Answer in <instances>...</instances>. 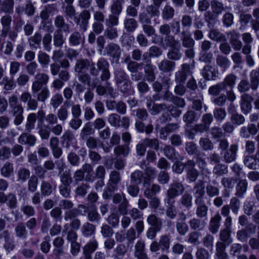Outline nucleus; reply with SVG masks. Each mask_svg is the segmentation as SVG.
<instances>
[{
    "label": "nucleus",
    "mask_w": 259,
    "mask_h": 259,
    "mask_svg": "<svg viewBox=\"0 0 259 259\" xmlns=\"http://www.w3.org/2000/svg\"><path fill=\"white\" fill-rule=\"evenodd\" d=\"M185 187L181 182L173 181L166 191V197L164 200L176 201V197L183 193Z\"/></svg>",
    "instance_id": "obj_1"
},
{
    "label": "nucleus",
    "mask_w": 259,
    "mask_h": 259,
    "mask_svg": "<svg viewBox=\"0 0 259 259\" xmlns=\"http://www.w3.org/2000/svg\"><path fill=\"white\" fill-rule=\"evenodd\" d=\"M45 117V113L42 109L39 110L36 113H31L28 115L25 124V131L30 132L34 127L35 123L38 119V123L42 121Z\"/></svg>",
    "instance_id": "obj_2"
},
{
    "label": "nucleus",
    "mask_w": 259,
    "mask_h": 259,
    "mask_svg": "<svg viewBox=\"0 0 259 259\" xmlns=\"http://www.w3.org/2000/svg\"><path fill=\"white\" fill-rule=\"evenodd\" d=\"M34 79L32 83L31 91L36 92L48 83L49 76L44 73H38L35 75Z\"/></svg>",
    "instance_id": "obj_3"
},
{
    "label": "nucleus",
    "mask_w": 259,
    "mask_h": 259,
    "mask_svg": "<svg viewBox=\"0 0 259 259\" xmlns=\"http://www.w3.org/2000/svg\"><path fill=\"white\" fill-rule=\"evenodd\" d=\"M0 239H3V247L7 252L14 250L16 247L15 242L8 230H4L0 234Z\"/></svg>",
    "instance_id": "obj_4"
},
{
    "label": "nucleus",
    "mask_w": 259,
    "mask_h": 259,
    "mask_svg": "<svg viewBox=\"0 0 259 259\" xmlns=\"http://www.w3.org/2000/svg\"><path fill=\"white\" fill-rule=\"evenodd\" d=\"M240 99L241 110L244 114H247L252 109L251 102L253 100V98L248 93H243L241 96Z\"/></svg>",
    "instance_id": "obj_5"
},
{
    "label": "nucleus",
    "mask_w": 259,
    "mask_h": 259,
    "mask_svg": "<svg viewBox=\"0 0 259 259\" xmlns=\"http://www.w3.org/2000/svg\"><path fill=\"white\" fill-rule=\"evenodd\" d=\"M191 73L190 65L187 63L183 64L181 70L175 73V81L178 83H184L187 79L188 74Z\"/></svg>",
    "instance_id": "obj_6"
},
{
    "label": "nucleus",
    "mask_w": 259,
    "mask_h": 259,
    "mask_svg": "<svg viewBox=\"0 0 259 259\" xmlns=\"http://www.w3.org/2000/svg\"><path fill=\"white\" fill-rule=\"evenodd\" d=\"M238 150V147L237 144L231 145L228 150L222 153L223 161L227 163L235 161Z\"/></svg>",
    "instance_id": "obj_7"
},
{
    "label": "nucleus",
    "mask_w": 259,
    "mask_h": 259,
    "mask_svg": "<svg viewBox=\"0 0 259 259\" xmlns=\"http://www.w3.org/2000/svg\"><path fill=\"white\" fill-rule=\"evenodd\" d=\"M185 166L187 178L190 182L195 181L199 175L197 170L195 168V162L193 160H188L185 163Z\"/></svg>",
    "instance_id": "obj_8"
},
{
    "label": "nucleus",
    "mask_w": 259,
    "mask_h": 259,
    "mask_svg": "<svg viewBox=\"0 0 259 259\" xmlns=\"http://www.w3.org/2000/svg\"><path fill=\"white\" fill-rule=\"evenodd\" d=\"M192 192L195 198V202L204 201L205 186L202 181H199L194 185Z\"/></svg>",
    "instance_id": "obj_9"
},
{
    "label": "nucleus",
    "mask_w": 259,
    "mask_h": 259,
    "mask_svg": "<svg viewBox=\"0 0 259 259\" xmlns=\"http://www.w3.org/2000/svg\"><path fill=\"white\" fill-rule=\"evenodd\" d=\"M10 106L12 109L13 115H22L24 109L22 106L19 103L17 97L16 95H12L9 98Z\"/></svg>",
    "instance_id": "obj_10"
},
{
    "label": "nucleus",
    "mask_w": 259,
    "mask_h": 259,
    "mask_svg": "<svg viewBox=\"0 0 259 259\" xmlns=\"http://www.w3.org/2000/svg\"><path fill=\"white\" fill-rule=\"evenodd\" d=\"M55 26L58 29L56 31L69 33L70 32V25L66 22L64 17L62 15H57L54 19Z\"/></svg>",
    "instance_id": "obj_11"
},
{
    "label": "nucleus",
    "mask_w": 259,
    "mask_h": 259,
    "mask_svg": "<svg viewBox=\"0 0 259 259\" xmlns=\"http://www.w3.org/2000/svg\"><path fill=\"white\" fill-rule=\"evenodd\" d=\"M180 39L184 48L194 47L195 41L189 30L184 29L180 34Z\"/></svg>",
    "instance_id": "obj_12"
},
{
    "label": "nucleus",
    "mask_w": 259,
    "mask_h": 259,
    "mask_svg": "<svg viewBox=\"0 0 259 259\" xmlns=\"http://www.w3.org/2000/svg\"><path fill=\"white\" fill-rule=\"evenodd\" d=\"M0 203H6L10 208L16 207L17 200L15 195L13 193H9L5 195L3 192L0 193Z\"/></svg>",
    "instance_id": "obj_13"
},
{
    "label": "nucleus",
    "mask_w": 259,
    "mask_h": 259,
    "mask_svg": "<svg viewBox=\"0 0 259 259\" xmlns=\"http://www.w3.org/2000/svg\"><path fill=\"white\" fill-rule=\"evenodd\" d=\"M90 18V13L89 11H83L78 16L74 17V22L79 25L83 30H87V25L88 23V20Z\"/></svg>",
    "instance_id": "obj_14"
},
{
    "label": "nucleus",
    "mask_w": 259,
    "mask_h": 259,
    "mask_svg": "<svg viewBox=\"0 0 259 259\" xmlns=\"http://www.w3.org/2000/svg\"><path fill=\"white\" fill-rule=\"evenodd\" d=\"M222 218L218 212L210 219L208 225V230L212 234H215L219 231L221 226Z\"/></svg>",
    "instance_id": "obj_15"
},
{
    "label": "nucleus",
    "mask_w": 259,
    "mask_h": 259,
    "mask_svg": "<svg viewBox=\"0 0 259 259\" xmlns=\"http://www.w3.org/2000/svg\"><path fill=\"white\" fill-rule=\"evenodd\" d=\"M109 64L104 59L98 61V72H101V78L102 80H106L110 77V72L108 70Z\"/></svg>",
    "instance_id": "obj_16"
},
{
    "label": "nucleus",
    "mask_w": 259,
    "mask_h": 259,
    "mask_svg": "<svg viewBox=\"0 0 259 259\" xmlns=\"http://www.w3.org/2000/svg\"><path fill=\"white\" fill-rule=\"evenodd\" d=\"M230 43L233 49L236 51L240 50L242 47L241 41L239 40L240 34L235 31H231L229 34Z\"/></svg>",
    "instance_id": "obj_17"
},
{
    "label": "nucleus",
    "mask_w": 259,
    "mask_h": 259,
    "mask_svg": "<svg viewBox=\"0 0 259 259\" xmlns=\"http://www.w3.org/2000/svg\"><path fill=\"white\" fill-rule=\"evenodd\" d=\"M218 72L210 65H205L202 70V75L203 77L208 80H215Z\"/></svg>",
    "instance_id": "obj_18"
},
{
    "label": "nucleus",
    "mask_w": 259,
    "mask_h": 259,
    "mask_svg": "<svg viewBox=\"0 0 259 259\" xmlns=\"http://www.w3.org/2000/svg\"><path fill=\"white\" fill-rule=\"evenodd\" d=\"M36 138L33 135L28 133H23L18 138V143L22 145H28L33 146L36 143Z\"/></svg>",
    "instance_id": "obj_19"
},
{
    "label": "nucleus",
    "mask_w": 259,
    "mask_h": 259,
    "mask_svg": "<svg viewBox=\"0 0 259 259\" xmlns=\"http://www.w3.org/2000/svg\"><path fill=\"white\" fill-rule=\"evenodd\" d=\"M14 0H0V13L10 14L13 12Z\"/></svg>",
    "instance_id": "obj_20"
},
{
    "label": "nucleus",
    "mask_w": 259,
    "mask_h": 259,
    "mask_svg": "<svg viewBox=\"0 0 259 259\" xmlns=\"http://www.w3.org/2000/svg\"><path fill=\"white\" fill-rule=\"evenodd\" d=\"M14 231L16 237L19 239H26L28 235V231L23 222L18 223L15 227Z\"/></svg>",
    "instance_id": "obj_21"
},
{
    "label": "nucleus",
    "mask_w": 259,
    "mask_h": 259,
    "mask_svg": "<svg viewBox=\"0 0 259 259\" xmlns=\"http://www.w3.org/2000/svg\"><path fill=\"white\" fill-rule=\"evenodd\" d=\"M200 218H193L191 219L188 223L189 224L190 228L196 231H201L204 229L206 226V222L205 220H201Z\"/></svg>",
    "instance_id": "obj_22"
},
{
    "label": "nucleus",
    "mask_w": 259,
    "mask_h": 259,
    "mask_svg": "<svg viewBox=\"0 0 259 259\" xmlns=\"http://www.w3.org/2000/svg\"><path fill=\"white\" fill-rule=\"evenodd\" d=\"M2 29L1 30V36L5 38L8 36L9 39L12 41H15L18 37L17 32L14 31V30H12L11 26L2 27Z\"/></svg>",
    "instance_id": "obj_23"
},
{
    "label": "nucleus",
    "mask_w": 259,
    "mask_h": 259,
    "mask_svg": "<svg viewBox=\"0 0 259 259\" xmlns=\"http://www.w3.org/2000/svg\"><path fill=\"white\" fill-rule=\"evenodd\" d=\"M69 42L71 46H78L84 42V36L78 31L72 33L69 37Z\"/></svg>",
    "instance_id": "obj_24"
},
{
    "label": "nucleus",
    "mask_w": 259,
    "mask_h": 259,
    "mask_svg": "<svg viewBox=\"0 0 259 259\" xmlns=\"http://www.w3.org/2000/svg\"><path fill=\"white\" fill-rule=\"evenodd\" d=\"M32 93L34 96L39 102L45 103L46 100L49 97L50 92L48 87H45L42 88L41 90L35 92L32 91Z\"/></svg>",
    "instance_id": "obj_25"
},
{
    "label": "nucleus",
    "mask_w": 259,
    "mask_h": 259,
    "mask_svg": "<svg viewBox=\"0 0 259 259\" xmlns=\"http://www.w3.org/2000/svg\"><path fill=\"white\" fill-rule=\"evenodd\" d=\"M147 222L151 227L157 228L158 231H160L162 228V220L154 214H151L147 217Z\"/></svg>",
    "instance_id": "obj_26"
},
{
    "label": "nucleus",
    "mask_w": 259,
    "mask_h": 259,
    "mask_svg": "<svg viewBox=\"0 0 259 259\" xmlns=\"http://www.w3.org/2000/svg\"><path fill=\"white\" fill-rule=\"evenodd\" d=\"M175 66V62L167 59L163 60L158 64L159 69L163 72L172 71L174 70Z\"/></svg>",
    "instance_id": "obj_27"
},
{
    "label": "nucleus",
    "mask_w": 259,
    "mask_h": 259,
    "mask_svg": "<svg viewBox=\"0 0 259 259\" xmlns=\"http://www.w3.org/2000/svg\"><path fill=\"white\" fill-rule=\"evenodd\" d=\"M195 203L197 205L196 215L197 218H206L208 213V207L204 203V201H198V203L195 202Z\"/></svg>",
    "instance_id": "obj_28"
},
{
    "label": "nucleus",
    "mask_w": 259,
    "mask_h": 259,
    "mask_svg": "<svg viewBox=\"0 0 259 259\" xmlns=\"http://www.w3.org/2000/svg\"><path fill=\"white\" fill-rule=\"evenodd\" d=\"M146 80L148 82H153L155 79V67L151 63L146 64L144 67Z\"/></svg>",
    "instance_id": "obj_29"
},
{
    "label": "nucleus",
    "mask_w": 259,
    "mask_h": 259,
    "mask_svg": "<svg viewBox=\"0 0 259 259\" xmlns=\"http://www.w3.org/2000/svg\"><path fill=\"white\" fill-rule=\"evenodd\" d=\"M244 165L251 169H256L259 168V158L255 156H245L243 161Z\"/></svg>",
    "instance_id": "obj_30"
},
{
    "label": "nucleus",
    "mask_w": 259,
    "mask_h": 259,
    "mask_svg": "<svg viewBox=\"0 0 259 259\" xmlns=\"http://www.w3.org/2000/svg\"><path fill=\"white\" fill-rule=\"evenodd\" d=\"M237 76L234 74L231 73L227 75L224 78L223 81L221 82L224 89H232L235 86L237 80Z\"/></svg>",
    "instance_id": "obj_31"
},
{
    "label": "nucleus",
    "mask_w": 259,
    "mask_h": 259,
    "mask_svg": "<svg viewBox=\"0 0 259 259\" xmlns=\"http://www.w3.org/2000/svg\"><path fill=\"white\" fill-rule=\"evenodd\" d=\"M164 202L166 204V215L170 219H174L177 216V209L175 206L176 201L164 200Z\"/></svg>",
    "instance_id": "obj_32"
},
{
    "label": "nucleus",
    "mask_w": 259,
    "mask_h": 259,
    "mask_svg": "<svg viewBox=\"0 0 259 259\" xmlns=\"http://www.w3.org/2000/svg\"><path fill=\"white\" fill-rule=\"evenodd\" d=\"M225 248L226 246L223 242L219 241L216 243L215 259H229Z\"/></svg>",
    "instance_id": "obj_33"
},
{
    "label": "nucleus",
    "mask_w": 259,
    "mask_h": 259,
    "mask_svg": "<svg viewBox=\"0 0 259 259\" xmlns=\"http://www.w3.org/2000/svg\"><path fill=\"white\" fill-rule=\"evenodd\" d=\"M40 190L43 196H49L53 193L54 188L50 183L43 180L41 182Z\"/></svg>",
    "instance_id": "obj_34"
},
{
    "label": "nucleus",
    "mask_w": 259,
    "mask_h": 259,
    "mask_svg": "<svg viewBox=\"0 0 259 259\" xmlns=\"http://www.w3.org/2000/svg\"><path fill=\"white\" fill-rule=\"evenodd\" d=\"M37 128L38 133L42 140H48L50 136L51 131L47 125L44 124L43 121L40 123H37Z\"/></svg>",
    "instance_id": "obj_35"
},
{
    "label": "nucleus",
    "mask_w": 259,
    "mask_h": 259,
    "mask_svg": "<svg viewBox=\"0 0 259 259\" xmlns=\"http://www.w3.org/2000/svg\"><path fill=\"white\" fill-rule=\"evenodd\" d=\"M91 61L88 59H78L76 61L74 70L77 73H82L85 69H88L89 66H90Z\"/></svg>",
    "instance_id": "obj_36"
},
{
    "label": "nucleus",
    "mask_w": 259,
    "mask_h": 259,
    "mask_svg": "<svg viewBox=\"0 0 259 259\" xmlns=\"http://www.w3.org/2000/svg\"><path fill=\"white\" fill-rule=\"evenodd\" d=\"M250 84L253 91H256L259 85V72L256 70H252L249 74Z\"/></svg>",
    "instance_id": "obj_37"
},
{
    "label": "nucleus",
    "mask_w": 259,
    "mask_h": 259,
    "mask_svg": "<svg viewBox=\"0 0 259 259\" xmlns=\"http://www.w3.org/2000/svg\"><path fill=\"white\" fill-rule=\"evenodd\" d=\"M231 233L232 230L224 229H222L219 234V238L221 241L220 242H223L224 244L225 243L227 245L231 244L233 241L231 237Z\"/></svg>",
    "instance_id": "obj_38"
},
{
    "label": "nucleus",
    "mask_w": 259,
    "mask_h": 259,
    "mask_svg": "<svg viewBox=\"0 0 259 259\" xmlns=\"http://www.w3.org/2000/svg\"><path fill=\"white\" fill-rule=\"evenodd\" d=\"M200 115L194 111L190 110L186 112L183 116V120L186 123L190 124L196 121L199 118Z\"/></svg>",
    "instance_id": "obj_39"
},
{
    "label": "nucleus",
    "mask_w": 259,
    "mask_h": 259,
    "mask_svg": "<svg viewBox=\"0 0 259 259\" xmlns=\"http://www.w3.org/2000/svg\"><path fill=\"white\" fill-rule=\"evenodd\" d=\"M124 0H113L110 7L111 13L116 15H119L122 10V5Z\"/></svg>",
    "instance_id": "obj_40"
},
{
    "label": "nucleus",
    "mask_w": 259,
    "mask_h": 259,
    "mask_svg": "<svg viewBox=\"0 0 259 259\" xmlns=\"http://www.w3.org/2000/svg\"><path fill=\"white\" fill-rule=\"evenodd\" d=\"M106 53H104L103 55L107 54L113 57H118L120 54V49L119 47L113 43L109 44L106 48Z\"/></svg>",
    "instance_id": "obj_41"
},
{
    "label": "nucleus",
    "mask_w": 259,
    "mask_h": 259,
    "mask_svg": "<svg viewBox=\"0 0 259 259\" xmlns=\"http://www.w3.org/2000/svg\"><path fill=\"white\" fill-rule=\"evenodd\" d=\"M97 247L95 241L90 242L83 247V254L85 256V259H92V253L94 252Z\"/></svg>",
    "instance_id": "obj_42"
},
{
    "label": "nucleus",
    "mask_w": 259,
    "mask_h": 259,
    "mask_svg": "<svg viewBox=\"0 0 259 259\" xmlns=\"http://www.w3.org/2000/svg\"><path fill=\"white\" fill-rule=\"evenodd\" d=\"M1 174L5 178H9L14 172V167L13 163L7 161L4 163L1 168Z\"/></svg>",
    "instance_id": "obj_43"
},
{
    "label": "nucleus",
    "mask_w": 259,
    "mask_h": 259,
    "mask_svg": "<svg viewBox=\"0 0 259 259\" xmlns=\"http://www.w3.org/2000/svg\"><path fill=\"white\" fill-rule=\"evenodd\" d=\"M42 40V36L39 32H36L34 35L28 38L30 46L33 49H36L39 47Z\"/></svg>",
    "instance_id": "obj_44"
},
{
    "label": "nucleus",
    "mask_w": 259,
    "mask_h": 259,
    "mask_svg": "<svg viewBox=\"0 0 259 259\" xmlns=\"http://www.w3.org/2000/svg\"><path fill=\"white\" fill-rule=\"evenodd\" d=\"M211 8L213 13L217 16L220 15L226 10L224 5L222 2L216 0L211 2Z\"/></svg>",
    "instance_id": "obj_45"
},
{
    "label": "nucleus",
    "mask_w": 259,
    "mask_h": 259,
    "mask_svg": "<svg viewBox=\"0 0 259 259\" xmlns=\"http://www.w3.org/2000/svg\"><path fill=\"white\" fill-rule=\"evenodd\" d=\"M247 186L248 183L246 180L239 181L236 186V195L239 197H243L246 192Z\"/></svg>",
    "instance_id": "obj_46"
},
{
    "label": "nucleus",
    "mask_w": 259,
    "mask_h": 259,
    "mask_svg": "<svg viewBox=\"0 0 259 259\" xmlns=\"http://www.w3.org/2000/svg\"><path fill=\"white\" fill-rule=\"evenodd\" d=\"M180 48L178 47L171 48L167 54L168 59L175 61L181 59L182 57V53L180 51Z\"/></svg>",
    "instance_id": "obj_47"
},
{
    "label": "nucleus",
    "mask_w": 259,
    "mask_h": 259,
    "mask_svg": "<svg viewBox=\"0 0 259 259\" xmlns=\"http://www.w3.org/2000/svg\"><path fill=\"white\" fill-rule=\"evenodd\" d=\"M201 236V233L193 231L188 234L187 242L194 245H198L200 243L199 239Z\"/></svg>",
    "instance_id": "obj_48"
},
{
    "label": "nucleus",
    "mask_w": 259,
    "mask_h": 259,
    "mask_svg": "<svg viewBox=\"0 0 259 259\" xmlns=\"http://www.w3.org/2000/svg\"><path fill=\"white\" fill-rule=\"evenodd\" d=\"M38 184V178L35 175L31 176L30 178L28 180L27 184L28 191L31 193L35 192L37 189Z\"/></svg>",
    "instance_id": "obj_49"
},
{
    "label": "nucleus",
    "mask_w": 259,
    "mask_h": 259,
    "mask_svg": "<svg viewBox=\"0 0 259 259\" xmlns=\"http://www.w3.org/2000/svg\"><path fill=\"white\" fill-rule=\"evenodd\" d=\"M216 63L223 71H225L229 67L230 62L226 57L219 55L216 58Z\"/></svg>",
    "instance_id": "obj_50"
},
{
    "label": "nucleus",
    "mask_w": 259,
    "mask_h": 259,
    "mask_svg": "<svg viewBox=\"0 0 259 259\" xmlns=\"http://www.w3.org/2000/svg\"><path fill=\"white\" fill-rule=\"evenodd\" d=\"M209 38L214 41L224 42L226 41L225 35L217 29L211 30L209 33Z\"/></svg>",
    "instance_id": "obj_51"
},
{
    "label": "nucleus",
    "mask_w": 259,
    "mask_h": 259,
    "mask_svg": "<svg viewBox=\"0 0 259 259\" xmlns=\"http://www.w3.org/2000/svg\"><path fill=\"white\" fill-rule=\"evenodd\" d=\"M30 171L25 167H20L17 171L18 181L26 182L30 177Z\"/></svg>",
    "instance_id": "obj_52"
},
{
    "label": "nucleus",
    "mask_w": 259,
    "mask_h": 259,
    "mask_svg": "<svg viewBox=\"0 0 259 259\" xmlns=\"http://www.w3.org/2000/svg\"><path fill=\"white\" fill-rule=\"evenodd\" d=\"M63 98L59 93L55 94L51 98L50 104L55 109L58 108L63 103Z\"/></svg>",
    "instance_id": "obj_53"
},
{
    "label": "nucleus",
    "mask_w": 259,
    "mask_h": 259,
    "mask_svg": "<svg viewBox=\"0 0 259 259\" xmlns=\"http://www.w3.org/2000/svg\"><path fill=\"white\" fill-rule=\"evenodd\" d=\"M65 38H64L62 32L60 31H55L53 36L54 45L57 48H61L65 42Z\"/></svg>",
    "instance_id": "obj_54"
},
{
    "label": "nucleus",
    "mask_w": 259,
    "mask_h": 259,
    "mask_svg": "<svg viewBox=\"0 0 259 259\" xmlns=\"http://www.w3.org/2000/svg\"><path fill=\"white\" fill-rule=\"evenodd\" d=\"M180 202L183 206L189 209L192 206V196L189 193H185L182 196Z\"/></svg>",
    "instance_id": "obj_55"
},
{
    "label": "nucleus",
    "mask_w": 259,
    "mask_h": 259,
    "mask_svg": "<svg viewBox=\"0 0 259 259\" xmlns=\"http://www.w3.org/2000/svg\"><path fill=\"white\" fill-rule=\"evenodd\" d=\"M164 42L166 46L172 48L174 47L181 48V45L179 40L175 39L173 35H169L165 36Z\"/></svg>",
    "instance_id": "obj_56"
},
{
    "label": "nucleus",
    "mask_w": 259,
    "mask_h": 259,
    "mask_svg": "<svg viewBox=\"0 0 259 259\" xmlns=\"http://www.w3.org/2000/svg\"><path fill=\"white\" fill-rule=\"evenodd\" d=\"M170 243V236L169 235H163L160 237L159 244L162 251L169 249Z\"/></svg>",
    "instance_id": "obj_57"
},
{
    "label": "nucleus",
    "mask_w": 259,
    "mask_h": 259,
    "mask_svg": "<svg viewBox=\"0 0 259 259\" xmlns=\"http://www.w3.org/2000/svg\"><path fill=\"white\" fill-rule=\"evenodd\" d=\"M130 148L127 144L118 145L114 149V153L116 155L126 156L130 152Z\"/></svg>",
    "instance_id": "obj_58"
},
{
    "label": "nucleus",
    "mask_w": 259,
    "mask_h": 259,
    "mask_svg": "<svg viewBox=\"0 0 259 259\" xmlns=\"http://www.w3.org/2000/svg\"><path fill=\"white\" fill-rule=\"evenodd\" d=\"M199 143L200 147L204 151L212 150L213 149L212 142L207 137L201 138Z\"/></svg>",
    "instance_id": "obj_59"
},
{
    "label": "nucleus",
    "mask_w": 259,
    "mask_h": 259,
    "mask_svg": "<svg viewBox=\"0 0 259 259\" xmlns=\"http://www.w3.org/2000/svg\"><path fill=\"white\" fill-rule=\"evenodd\" d=\"M174 14V9L169 5H166L162 10V17L164 20H168L173 18Z\"/></svg>",
    "instance_id": "obj_60"
},
{
    "label": "nucleus",
    "mask_w": 259,
    "mask_h": 259,
    "mask_svg": "<svg viewBox=\"0 0 259 259\" xmlns=\"http://www.w3.org/2000/svg\"><path fill=\"white\" fill-rule=\"evenodd\" d=\"M143 142L146 147H149L155 150H158L159 149V141L156 138H145L143 140Z\"/></svg>",
    "instance_id": "obj_61"
},
{
    "label": "nucleus",
    "mask_w": 259,
    "mask_h": 259,
    "mask_svg": "<svg viewBox=\"0 0 259 259\" xmlns=\"http://www.w3.org/2000/svg\"><path fill=\"white\" fill-rule=\"evenodd\" d=\"M125 29L128 32H133L137 27V22L134 18H125L124 21Z\"/></svg>",
    "instance_id": "obj_62"
},
{
    "label": "nucleus",
    "mask_w": 259,
    "mask_h": 259,
    "mask_svg": "<svg viewBox=\"0 0 259 259\" xmlns=\"http://www.w3.org/2000/svg\"><path fill=\"white\" fill-rule=\"evenodd\" d=\"M94 132V130L92 128V123L88 122L85 124L81 130L80 136L82 139L84 140L87 138V136L93 134Z\"/></svg>",
    "instance_id": "obj_63"
},
{
    "label": "nucleus",
    "mask_w": 259,
    "mask_h": 259,
    "mask_svg": "<svg viewBox=\"0 0 259 259\" xmlns=\"http://www.w3.org/2000/svg\"><path fill=\"white\" fill-rule=\"evenodd\" d=\"M38 61L42 67L47 66L50 61L49 55L42 51H39L38 54Z\"/></svg>",
    "instance_id": "obj_64"
}]
</instances>
